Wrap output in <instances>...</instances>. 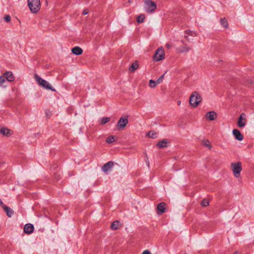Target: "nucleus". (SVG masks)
<instances>
[{"label":"nucleus","instance_id":"obj_18","mask_svg":"<svg viewBox=\"0 0 254 254\" xmlns=\"http://www.w3.org/2000/svg\"><path fill=\"white\" fill-rule=\"evenodd\" d=\"M190 50V48L187 45H184L180 46L177 48V51L179 53H187Z\"/></svg>","mask_w":254,"mask_h":254},{"label":"nucleus","instance_id":"obj_21","mask_svg":"<svg viewBox=\"0 0 254 254\" xmlns=\"http://www.w3.org/2000/svg\"><path fill=\"white\" fill-rule=\"evenodd\" d=\"M121 227V223L118 221H114L111 226L112 230H117Z\"/></svg>","mask_w":254,"mask_h":254},{"label":"nucleus","instance_id":"obj_29","mask_svg":"<svg viewBox=\"0 0 254 254\" xmlns=\"http://www.w3.org/2000/svg\"><path fill=\"white\" fill-rule=\"evenodd\" d=\"M209 204V201L208 199H203L201 202V205L203 206V207H206L207 206H208Z\"/></svg>","mask_w":254,"mask_h":254},{"label":"nucleus","instance_id":"obj_4","mask_svg":"<svg viewBox=\"0 0 254 254\" xmlns=\"http://www.w3.org/2000/svg\"><path fill=\"white\" fill-rule=\"evenodd\" d=\"M34 78L37 82V83L41 86L42 87L47 89V90H51L54 91H55L56 90L53 88L52 85L50 84L49 82L46 81V80L42 78L41 77L38 76L37 74L34 75Z\"/></svg>","mask_w":254,"mask_h":254},{"label":"nucleus","instance_id":"obj_31","mask_svg":"<svg viewBox=\"0 0 254 254\" xmlns=\"http://www.w3.org/2000/svg\"><path fill=\"white\" fill-rule=\"evenodd\" d=\"M5 81V78L4 76L3 75L0 77V85L2 84Z\"/></svg>","mask_w":254,"mask_h":254},{"label":"nucleus","instance_id":"obj_15","mask_svg":"<svg viewBox=\"0 0 254 254\" xmlns=\"http://www.w3.org/2000/svg\"><path fill=\"white\" fill-rule=\"evenodd\" d=\"M3 76L8 81L11 82L14 80V76L11 71H6L4 73Z\"/></svg>","mask_w":254,"mask_h":254},{"label":"nucleus","instance_id":"obj_10","mask_svg":"<svg viewBox=\"0 0 254 254\" xmlns=\"http://www.w3.org/2000/svg\"><path fill=\"white\" fill-rule=\"evenodd\" d=\"M128 119L127 117H122L120 118L117 125V128L118 129H123L127 124Z\"/></svg>","mask_w":254,"mask_h":254},{"label":"nucleus","instance_id":"obj_36","mask_svg":"<svg viewBox=\"0 0 254 254\" xmlns=\"http://www.w3.org/2000/svg\"><path fill=\"white\" fill-rule=\"evenodd\" d=\"M177 103V105L180 106L182 104V101L181 100H178Z\"/></svg>","mask_w":254,"mask_h":254},{"label":"nucleus","instance_id":"obj_27","mask_svg":"<svg viewBox=\"0 0 254 254\" xmlns=\"http://www.w3.org/2000/svg\"><path fill=\"white\" fill-rule=\"evenodd\" d=\"M110 121V118L109 117H105L103 118L100 120V125H103L107 123H108Z\"/></svg>","mask_w":254,"mask_h":254},{"label":"nucleus","instance_id":"obj_6","mask_svg":"<svg viewBox=\"0 0 254 254\" xmlns=\"http://www.w3.org/2000/svg\"><path fill=\"white\" fill-rule=\"evenodd\" d=\"M165 58V53L163 47H159L153 56V60L154 62H159L164 60Z\"/></svg>","mask_w":254,"mask_h":254},{"label":"nucleus","instance_id":"obj_38","mask_svg":"<svg viewBox=\"0 0 254 254\" xmlns=\"http://www.w3.org/2000/svg\"><path fill=\"white\" fill-rule=\"evenodd\" d=\"M0 205H1L2 207H3V206L4 205L3 204V202L0 200Z\"/></svg>","mask_w":254,"mask_h":254},{"label":"nucleus","instance_id":"obj_33","mask_svg":"<svg viewBox=\"0 0 254 254\" xmlns=\"http://www.w3.org/2000/svg\"><path fill=\"white\" fill-rule=\"evenodd\" d=\"M163 76H162L161 77H160L159 78H158L156 81H155L158 84H160V83L162 82V79H163Z\"/></svg>","mask_w":254,"mask_h":254},{"label":"nucleus","instance_id":"obj_39","mask_svg":"<svg viewBox=\"0 0 254 254\" xmlns=\"http://www.w3.org/2000/svg\"><path fill=\"white\" fill-rule=\"evenodd\" d=\"M233 254H240L238 252H235Z\"/></svg>","mask_w":254,"mask_h":254},{"label":"nucleus","instance_id":"obj_3","mask_svg":"<svg viewBox=\"0 0 254 254\" xmlns=\"http://www.w3.org/2000/svg\"><path fill=\"white\" fill-rule=\"evenodd\" d=\"M27 5L32 13H38L41 9L40 0H27Z\"/></svg>","mask_w":254,"mask_h":254},{"label":"nucleus","instance_id":"obj_19","mask_svg":"<svg viewBox=\"0 0 254 254\" xmlns=\"http://www.w3.org/2000/svg\"><path fill=\"white\" fill-rule=\"evenodd\" d=\"M72 53L75 55H81L83 53L82 49L79 47H75L71 49Z\"/></svg>","mask_w":254,"mask_h":254},{"label":"nucleus","instance_id":"obj_1","mask_svg":"<svg viewBox=\"0 0 254 254\" xmlns=\"http://www.w3.org/2000/svg\"><path fill=\"white\" fill-rule=\"evenodd\" d=\"M202 100L201 95L196 91H193L190 95L189 103L191 108H195L201 103Z\"/></svg>","mask_w":254,"mask_h":254},{"label":"nucleus","instance_id":"obj_20","mask_svg":"<svg viewBox=\"0 0 254 254\" xmlns=\"http://www.w3.org/2000/svg\"><path fill=\"white\" fill-rule=\"evenodd\" d=\"M139 67V64L137 61H135L133 62L131 66L129 68V70L133 72H134L136 69H137Z\"/></svg>","mask_w":254,"mask_h":254},{"label":"nucleus","instance_id":"obj_23","mask_svg":"<svg viewBox=\"0 0 254 254\" xmlns=\"http://www.w3.org/2000/svg\"><path fill=\"white\" fill-rule=\"evenodd\" d=\"M202 144L209 149H210L212 148V144L210 141L208 139L203 140L202 141Z\"/></svg>","mask_w":254,"mask_h":254},{"label":"nucleus","instance_id":"obj_14","mask_svg":"<svg viewBox=\"0 0 254 254\" xmlns=\"http://www.w3.org/2000/svg\"><path fill=\"white\" fill-rule=\"evenodd\" d=\"M34 231V226L31 224H27L24 226V231L25 233L29 234Z\"/></svg>","mask_w":254,"mask_h":254},{"label":"nucleus","instance_id":"obj_8","mask_svg":"<svg viewBox=\"0 0 254 254\" xmlns=\"http://www.w3.org/2000/svg\"><path fill=\"white\" fill-rule=\"evenodd\" d=\"M197 32L190 30H187L185 31L184 37L188 41L190 42L193 40V38L197 36Z\"/></svg>","mask_w":254,"mask_h":254},{"label":"nucleus","instance_id":"obj_34","mask_svg":"<svg viewBox=\"0 0 254 254\" xmlns=\"http://www.w3.org/2000/svg\"><path fill=\"white\" fill-rule=\"evenodd\" d=\"M165 47L168 49H169L172 47V45L171 44V43L169 42V43H166Z\"/></svg>","mask_w":254,"mask_h":254},{"label":"nucleus","instance_id":"obj_32","mask_svg":"<svg viewBox=\"0 0 254 254\" xmlns=\"http://www.w3.org/2000/svg\"><path fill=\"white\" fill-rule=\"evenodd\" d=\"M4 20L6 22H9L11 20V17L9 15H6L4 16Z\"/></svg>","mask_w":254,"mask_h":254},{"label":"nucleus","instance_id":"obj_2","mask_svg":"<svg viewBox=\"0 0 254 254\" xmlns=\"http://www.w3.org/2000/svg\"><path fill=\"white\" fill-rule=\"evenodd\" d=\"M230 168L235 178H241L242 171V163L241 162H233L230 164Z\"/></svg>","mask_w":254,"mask_h":254},{"label":"nucleus","instance_id":"obj_28","mask_svg":"<svg viewBox=\"0 0 254 254\" xmlns=\"http://www.w3.org/2000/svg\"><path fill=\"white\" fill-rule=\"evenodd\" d=\"M157 85V84L156 82L153 80L150 79L149 81V86L151 88H155Z\"/></svg>","mask_w":254,"mask_h":254},{"label":"nucleus","instance_id":"obj_22","mask_svg":"<svg viewBox=\"0 0 254 254\" xmlns=\"http://www.w3.org/2000/svg\"><path fill=\"white\" fill-rule=\"evenodd\" d=\"M117 140V136L115 135H110L106 138V141L108 143H112L116 141Z\"/></svg>","mask_w":254,"mask_h":254},{"label":"nucleus","instance_id":"obj_40","mask_svg":"<svg viewBox=\"0 0 254 254\" xmlns=\"http://www.w3.org/2000/svg\"><path fill=\"white\" fill-rule=\"evenodd\" d=\"M128 2H129V3H131V2H133V0H128Z\"/></svg>","mask_w":254,"mask_h":254},{"label":"nucleus","instance_id":"obj_9","mask_svg":"<svg viewBox=\"0 0 254 254\" xmlns=\"http://www.w3.org/2000/svg\"><path fill=\"white\" fill-rule=\"evenodd\" d=\"M204 118L207 121H213L217 120L218 118V114L215 111H209L205 113Z\"/></svg>","mask_w":254,"mask_h":254},{"label":"nucleus","instance_id":"obj_30","mask_svg":"<svg viewBox=\"0 0 254 254\" xmlns=\"http://www.w3.org/2000/svg\"><path fill=\"white\" fill-rule=\"evenodd\" d=\"M145 15L144 14H140L137 18V21L138 23H142L145 18Z\"/></svg>","mask_w":254,"mask_h":254},{"label":"nucleus","instance_id":"obj_17","mask_svg":"<svg viewBox=\"0 0 254 254\" xmlns=\"http://www.w3.org/2000/svg\"><path fill=\"white\" fill-rule=\"evenodd\" d=\"M114 163L112 161L106 163L102 167V170L104 172H107L110 170L113 166Z\"/></svg>","mask_w":254,"mask_h":254},{"label":"nucleus","instance_id":"obj_7","mask_svg":"<svg viewBox=\"0 0 254 254\" xmlns=\"http://www.w3.org/2000/svg\"><path fill=\"white\" fill-rule=\"evenodd\" d=\"M247 122V115L245 113H242L240 114L237 122V125L239 127L242 128L244 127Z\"/></svg>","mask_w":254,"mask_h":254},{"label":"nucleus","instance_id":"obj_37","mask_svg":"<svg viewBox=\"0 0 254 254\" xmlns=\"http://www.w3.org/2000/svg\"><path fill=\"white\" fill-rule=\"evenodd\" d=\"M88 13V11L87 10H86H86H84L83 11V14L84 15H86V14H87Z\"/></svg>","mask_w":254,"mask_h":254},{"label":"nucleus","instance_id":"obj_26","mask_svg":"<svg viewBox=\"0 0 254 254\" xmlns=\"http://www.w3.org/2000/svg\"><path fill=\"white\" fill-rule=\"evenodd\" d=\"M3 208L6 212L7 216L8 217H11L13 214V211H12V210L10 208L8 207L5 205L3 206Z\"/></svg>","mask_w":254,"mask_h":254},{"label":"nucleus","instance_id":"obj_13","mask_svg":"<svg viewBox=\"0 0 254 254\" xmlns=\"http://www.w3.org/2000/svg\"><path fill=\"white\" fill-rule=\"evenodd\" d=\"M169 142L170 141L168 139H163L162 140L159 141L157 144L156 146L158 148L166 147L168 146Z\"/></svg>","mask_w":254,"mask_h":254},{"label":"nucleus","instance_id":"obj_16","mask_svg":"<svg viewBox=\"0 0 254 254\" xmlns=\"http://www.w3.org/2000/svg\"><path fill=\"white\" fill-rule=\"evenodd\" d=\"M166 204L164 202H161L158 204L157 206L158 214H161L165 211Z\"/></svg>","mask_w":254,"mask_h":254},{"label":"nucleus","instance_id":"obj_25","mask_svg":"<svg viewBox=\"0 0 254 254\" xmlns=\"http://www.w3.org/2000/svg\"><path fill=\"white\" fill-rule=\"evenodd\" d=\"M220 23L221 25L224 28H228L229 27L228 23L227 20L225 18H221L220 20Z\"/></svg>","mask_w":254,"mask_h":254},{"label":"nucleus","instance_id":"obj_11","mask_svg":"<svg viewBox=\"0 0 254 254\" xmlns=\"http://www.w3.org/2000/svg\"><path fill=\"white\" fill-rule=\"evenodd\" d=\"M13 133V131L6 127H1L0 128V134L6 137H9L11 136Z\"/></svg>","mask_w":254,"mask_h":254},{"label":"nucleus","instance_id":"obj_5","mask_svg":"<svg viewBox=\"0 0 254 254\" xmlns=\"http://www.w3.org/2000/svg\"><path fill=\"white\" fill-rule=\"evenodd\" d=\"M144 8L147 13H152L157 9V4L152 0H145L144 1Z\"/></svg>","mask_w":254,"mask_h":254},{"label":"nucleus","instance_id":"obj_35","mask_svg":"<svg viewBox=\"0 0 254 254\" xmlns=\"http://www.w3.org/2000/svg\"><path fill=\"white\" fill-rule=\"evenodd\" d=\"M142 254H151V253L149 250H145L143 251Z\"/></svg>","mask_w":254,"mask_h":254},{"label":"nucleus","instance_id":"obj_12","mask_svg":"<svg viewBox=\"0 0 254 254\" xmlns=\"http://www.w3.org/2000/svg\"><path fill=\"white\" fill-rule=\"evenodd\" d=\"M232 133L236 139L239 141H242L243 139V135L238 129H234L232 131Z\"/></svg>","mask_w":254,"mask_h":254},{"label":"nucleus","instance_id":"obj_24","mask_svg":"<svg viewBox=\"0 0 254 254\" xmlns=\"http://www.w3.org/2000/svg\"><path fill=\"white\" fill-rule=\"evenodd\" d=\"M146 135L148 137L155 138L157 137V133L154 130H150L146 133Z\"/></svg>","mask_w":254,"mask_h":254}]
</instances>
